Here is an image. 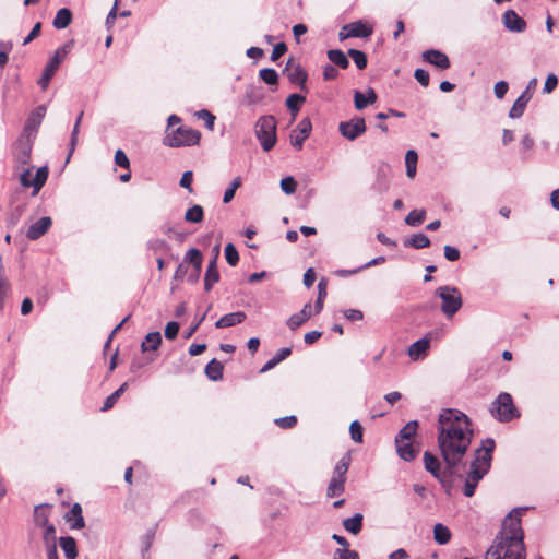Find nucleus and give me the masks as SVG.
Returning <instances> with one entry per match:
<instances>
[{
	"instance_id": "4be33fe9",
	"label": "nucleus",
	"mask_w": 559,
	"mask_h": 559,
	"mask_svg": "<svg viewBox=\"0 0 559 559\" xmlns=\"http://www.w3.org/2000/svg\"><path fill=\"white\" fill-rule=\"evenodd\" d=\"M51 225L52 219L49 216H44L28 227L26 237L29 240H37L49 230Z\"/></svg>"
},
{
	"instance_id": "c756f323",
	"label": "nucleus",
	"mask_w": 559,
	"mask_h": 559,
	"mask_svg": "<svg viewBox=\"0 0 559 559\" xmlns=\"http://www.w3.org/2000/svg\"><path fill=\"white\" fill-rule=\"evenodd\" d=\"M305 102H306V97L298 93H293L286 98L285 105H286L293 120L297 117V115L300 110V107Z\"/></svg>"
},
{
	"instance_id": "69168bd1",
	"label": "nucleus",
	"mask_w": 559,
	"mask_h": 559,
	"mask_svg": "<svg viewBox=\"0 0 559 559\" xmlns=\"http://www.w3.org/2000/svg\"><path fill=\"white\" fill-rule=\"evenodd\" d=\"M443 250H444V258L448 261L454 262V261H457L460 259L461 253H460V250L456 247L447 245V246H444Z\"/></svg>"
},
{
	"instance_id": "de8ad7c7",
	"label": "nucleus",
	"mask_w": 559,
	"mask_h": 559,
	"mask_svg": "<svg viewBox=\"0 0 559 559\" xmlns=\"http://www.w3.org/2000/svg\"><path fill=\"white\" fill-rule=\"evenodd\" d=\"M204 211L200 205H193L185 213V221L188 223H200L203 221Z\"/></svg>"
},
{
	"instance_id": "9d476101",
	"label": "nucleus",
	"mask_w": 559,
	"mask_h": 559,
	"mask_svg": "<svg viewBox=\"0 0 559 559\" xmlns=\"http://www.w3.org/2000/svg\"><path fill=\"white\" fill-rule=\"evenodd\" d=\"M527 508H514L502 522V530L497 536L507 539H524V532L521 526V518Z\"/></svg>"
},
{
	"instance_id": "f704fd0d",
	"label": "nucleus",
	"mask_w": 559,
	"mask_h": 559,
	"mask_svg": "<svg viewBox=\"0 0 559 559\" xmlns=\"http://www.w3.org/2000/svg\"><path fill=\"white\" fill-rule=\"evenodd\" d=\"M71 21L72 12L67 8H62L57 11L52 25L57 29H63L70 25Z\"/></svg>"
},
{
	"instance_id": "13d9d810",
	"label": "nucleus",
	"mask_w": 559,
	"mask_h": 559,
	"mask_svg": "<svg viewBox=\"0 0 559 559\" xmlns=\"http://www.w3.org/2000/svg\"><path fill=\"white\" fill-rule=\"evenodd\" d=\"M414 78L424 87H427L430 83V75L427 70L418 68L414 72Z\"/></svg>"
},
{
	"instance_id": "393cba45",
	"label": "nucleus",
	"mask_w": 559,
	"mask_h": 559,
	"mask_svg": "<svg viewBox=\"0 0 559 559\" xmlns=\"http://www.w3.org/2000/svg\"><path fill=\"white\" fill-rule=\"evenodd\" d=\"M376 102L377 94L373 88L369 87L366 94L358 90L354 91V106L357 110H362Z\"/></svg>"
},
{
	"instance_id": "ea45409f",
	"label": "nucleus",
	"mask_w": 559,
	"mask_h": 559,
	"mask_svg": "<svg viewBox=\"0 0 559 559\" xmlns=\"http://www.w3.org/2000/svg\"><path fill=\"white\" fill-rule=\"evenodd\" d=\"M162 342V335L159 332H151L145 336V340L141 344L142 352L156 350Z\"/></svg>"
},
{
	"instance_id": "cd10ccee",
	"label": "nucleus",
	"mask_w": 559,
	"mask_h": 559,
	"mask_svg": "<svg viewBox=\"0 0 559 559\" xmlns=\"http://www.w3.org/2000/svg\"><path fill=\"white\" fill-rule=\"evenodd\" d=\"M397 455L405 462H412L416 459L418 450L411 441H401L395 443Z\"/></svg>"
},
{
	"instance_id": "f8f14e48",
	"label": "nucleus",
	"mask_w": 559,
	"mask_h": 559,
	"mask_svg": "<svg viewBox=\"0 0 559 559\" xmlns=\"http://www.w3.org/2000/svg\"><path fill=\"white\" fill-rule=\"evenodd\" d=\"M537 79L533 78L528 81L525 90L521 93V95L515 99L511 109L509 110V117L511 119H519L523 116L525 108L528 102L533 97V93L537 87Z\"/></svg>"
},
{
	"instance_id": "a878e982",
	"label": "nucleus",
	"mask_w": 559,
	"mask_h": 559,
	"mask_svg": "<svg viewBox=\"0 0 559 559\" xmlns=\"http://www.w3.org/2000/svg\"><path fill=\"white\" fill-rule=\"evenodd\" d=\"M246 318L247 316L243 311L230 312L218 319L215 322V326L218 329L235 326L237 324L242 323L246 320Z\"/></svg>"
},
{
	"instance_id": "7ed1b4c3",
	"label": "nucleus",
	"mask_w": 559,
	"mask_h": 559,
	"mask_svg": "<svg viewBox=\"0 0 559 559\" xmlns=\"http://www.w3.org/2000/svg\"><path fill=\"white\" fill-rule=\"evenodd\" d=\"M472 421L469 417L455 408H444L438 416L437 438L450 437L460 431H469Z\"/></svg>"
},
{
	"instance_id": "49530a36",
	"label": "nucleus",
	"mask_w": 559,
	"mask_h": 559,
	"mask_svg": "<svg viewBox=\"0 0 559 559\" xmlns=\"http://www.w3.org/2000/svg\"><path fill=\"white\" fill-rule=\"evenodd\" d=\"M128 386V383H122L114 393H111L107 399L105 400L102 411L106 412L114 407V405L117 403L118 399L121 396V394L126 391Z\"/></svg>"
},
{
	"instance_id": "4d7b16f0",
	"label": "nucleus",
	"mask_w": 559,
	"mask_h": 559,
	"mask_svg": "<svg viewBox=\"0 0 559 559\" xmlns=\"http://www.w3.org/2000/svg\"><path fill=\"white\" fill-rule=\"evenodd\" d=\"M274 423L282 429H290L297 425V417L295 415L284 416L276 418Z\"/></svg>"
},
{
	"instance_id": "2f4dec72",
	"label": "nucleus",
	"mask_w": 559,
	"mask_h": 559,
	"mask_svg": "<svg viewBox=\"0 0 559 559\" xmlns=\"http://www.w3.org/2000/svg\"><path fill=\"white\" fill-rule=\"evenodd\" d=\"M430 239L424 233L414 234L409 238L404 240V247H409L414 249H425L430 246Z\"/></svg>"
},
{
	"instance_id": "423d86ee",
	"label": "nucleus",
	"mask_w": 559,
	"mask_h": 559,
	"mask_svg": "<svg viewBox=\"0 0 559 559\" xmlns=\"http://www.w3.org/2000/svg\"><path fill=\"white\" fill-rule=\"evenodd\" d=\"M423 462L425 469L438 480V483L443 488L444 492L447 495H451V491L453 489V481L452 477L459 476L462 477V475H459L456 473H449L448 472V465L444 464V467L442 468V463L438 459L437 455L432 454L430 451H425L423 455Z\"/></svg>"
},
{
	"instance_id": "f03ea898",
	"label": "nucleus",
	"mask_w": 559,
	"mask_h": 559,
	"mask_svg": "<svg viewBox=\"0 0 559 559\" xmlns=\"http://www.w3.org/2000/svg\"><path fill=\"white\" fill-rule=\"evenodd\" d=\"M473 438V430L460 431L450 437L437 438L438 448L442 461L448 465L449 473H456L457 466L463 461Z\"/></svg>"
},
{
	"instance_id": "5fc2aeb1",
	"label": "nucleus",
	"mask_w": 559,
	"mask_h": 559,
	"mask_svg": "<svg viewBox=\"0 0 559 559\" xmlns=\"http://www.w3.org/2000/svg\"><path fill=\"white\" fill-rule=\"evenodd\" d=\"M281 189L282 191L290 195L296 192L297 189V181L293 176H287L281 180Z\"/></svg>"
},
{
	"instance_id": "0eeeda50",
	"label": "nucleus",
	"mask_w": 559,
	"mask_h": 559,
	"mask_svg": "<svg viewBox=\"0 0 559 559\" xmlns=\"http://www.w3.org/2000/svg\"><path fill=\"white\" fill-rule=\"evenodd\" d=\"M277 122L273 115L261 116L254 124L255 136L264 152H270L277 142Z\"/></svg>"
},
{
	"instance_id": "6e6d98bb",
	"label": "nucleus",
	"mask_w": 559,
	"mask_h": 559,
	"mask_svg": "<svg viewBox=\"0 0 559 559\" xmlns=\"http://www.w3.org/2000/svg\"><path fill=\"white\" fill-rule=\"evenodd\" d=\"M186 260L189 261L197 270L201 269L202 254L200 250L191 248L186 254Z\"/></svg>"
},
{
	"instance_id": "6e6552de",
	"label": "nucleus",
	"mask_w": 559,
	"mask_h": 559,
	"mask_svg": "<svg viewBox=\"0 0 559 559\" xmlns=\"http://www.w3.org/2000/svg\"><path fill=\"white\" fill-rule=\"evenodd\" d=\"M435 295L441 299V312L448 318H453L463 306V297L455 286L443 285L435 290Z\"/></svg>"
},
{
	"instance_id": "39448f33",
	"label": "nucleus",
	"mask_w": 559,
	"mask_h": 559,
	"mask_svg": "<svg viewBox=\"0 0 559 559\" xmlns=\"http://www.w3.org/2000/svg\"><path fill=\"white\" fill-rule=\"evenodd\" d=\"M485 559H525L524 542L523 539H507L496 536Z\"/></svg>"
},
{
	"instance_id": "6ab92c4d",
	"label": "nucleus",
	"mask_w": 559,
	"mask_h": 559,
	"mask_svg": "<svg viewBox=\"0 0 559 559\" xmlns=\"http://www.w3.org/2000/svg\"><path fill=\"white\" fill-rule=\"evenodd\" d=\"M502 24L507 31L512 33H523L527 27L526 21L512 9L503 13Z\"/></svg>"
},
{
	"instance_id": "0e129e2a",
	"label": "nucleus",
	"mask_w": 559,
	"mask_h": 559,
	"mask_svg": "<svg viewBox=\"0 0 559 559\" xmlns=\"http://www.w3.org/2000/svg\"><path fill=\"white\" fill-rule=\"evenodd\" d=\"M508 90H509V84L507 81H498L495 86H493V93H495V96L498 98V99H502L506 94L508 93Z\"/></svg>"
},
{
	"instance_id": "b1692460",
	"label": "nucleus",
	"mask_w": 559,
	"mask_h": 559,
	"mask_svg": "<svg viewBox=\"0 0 559 559\" xmlns=\"http://www.w3.org/2000/svg\"><path fill=\"white\" fill-rule=\"evenodd\" d=\"M343 31H349L354 38H367L372 34V27L361 20L345 24Z\"/></svg>"
},
{
	"instance_id": "c03bdc74",
	"label": "nucleus",
	"mask_w": 559,
	"mask_h": 559,
	"mask_svg": "<svg viewBox=\"0 0 559 559\" xmlns=\"http://www.w3.org/2000/svg\"><path fill=\"white\" fill-rule=\"evenodd\" d=\"M34 521L37 526L44 527L50 525L49 512L45 506H37L34 510Z\"/></svg>"
},
{
	"instance_id": "bb28decb",
	"label": "nucleus",
	"mask_w": 559,
	"mask_h": 559,
	"mask_svg": "<svg viewBox=\"0 0 559 559\" xmlns=\"http://www.w3.org/2000/svg\"><path fill=\"white\" fill-rule=\"evenodd\" d=\"M342 525L349 534L358 535L364 526V514L357 512L353 516L344 519Z\"/></svg>"
},
{
	"instance_id": "e433bc0d",
	"label": "nucleus",
	"mask_w": 559,
	"mask_h": 559,
	"mask_svg": "<svg viewBox=\"0 0 559 559\" xmlns=\"http://www.w3.org/2000/svg\"><path fill=\"white\" fill-rule=\"evenodd\" d=\"M345 483L346 480L343 478L332 476L326 488V497L333 498L343 495L345 492Z\"/></svg>"
},
{
	"instance_id": "ddd939ff",
	"label": "nucleus",
	"mask_w": 559,
	"mask_h": 559,
	"mask_svg": "<svg viewBox=\"0 0 559 559\" xmlns=\"http://www.w3.org/2000/svg\"><path fill=\"white\" fill-rule=\"evenodd\" d=\"M367 130L366 121L362 117L355 116L350 120L338 123V132L348 141H355Z\"/></svg>"
},
{
	"instance_id": "f3484780",
	"label": "nucleus",
	"mask_w": 559,
	"mask_h": 559,
	"mask_svg": "<svg viewBox=\"0 0 559 559\" xmlns=\"http://www.w3.org/2000/svg\"><path fill=\"white\" fill-rule=\"evenodd\" d=\"M33 139L29 135L21 134L13 146V155L17 163L27 164L31 158Z\"/></svg>"
},
{
	"instance_id": "e2e57ef3",
	"label": "nucleus",
	"mask_w": 559,
	"mask_h": 559,
	"mask_svg": "<svg viewBox=\"0 0 559 559\" xmlns=\"http://www.w3.org/2000/svg\"><path fill=\"white\" fill-rule=\"evenodd\" d=\"M338 70L331 63H328L323 67L322 76L324 81H332L338 76Z\"/></svg>"
},
{
	"instance_id": "052dcab7",
	"label": "nucleus",
	"mask_w": 559,
	"mask_h": 559,
	"mask_svg": "<svg viewBox=\"0 0 559 559\" xmlns=\"http://www.w3.org/2000/svg\"><path fill=\"white\" fill-rule=\"evenodd\" d=\"M224 366L216 358H212V381H218L223 379Z\"/></svg>"
},
{
	"instance_id": "dca6fc26",
	"label": "nucleus",
	"mask_w": 559,
	"mask_h": 559,
	"mask_svg": "<svg viewBox=\"0 0 559 559\" xmlns=\"http://www.w3.org/2000/svg\"><path fill=\"white\" fill-rule=\"evenodd\" d=\"M292 58L288 60L285 69L283 70V73H286L287 79L290 84L297 85L300 91L308 92L307 87V80H308V73L307 71L301 67L300 63L292 64Z\"/></svg>"
},
{
	"instance_id": "4c0bfd02",
	"label": "nucleus",
	"mask_w": 559,
	"mask_h": 559,
	"mask_svg": "<svg viewBox=\"0 0 559 559\" xmlns=\"http://www.w3.org/2000/svg\"><path fill=\"white\" fill-rule=\"evenodd\" d=\"M72 518H74V523L71 525V528L79 530L84 527L85 522L82 515V508L79 503H74L66 516L67 521H71Z\"/></svg>"
},
{
	"instance_id": "f257e3e1",
	"label": "nucleus",
	"mask_w": 559,
	"mask_h": 559,
	"mask_svg": "<svg viewBox=\"0 0 559 559\" xmlns=\"http://www.w3.org/2000/svg\"><path fill=\"white\" fill-rule=\"evenodd\" d=\"M495 448V440L488 437L475 450L474 460L471 462L469 471L464 481L463 493L465 497H473L478 483L489 473Z\"/></svg>"
},
{
	"instance_id": "79ce46f5",
	"label": "nucleus",
	"mask_w": 559,
	"mask_h": 559,
	"mask_svg": "<svg viewBox=\"0 0 559 559\" xmlns=\"http://www.w3.org/2000/svg\"><path fill=\"white\" fill-rule=\"evenodd\" d=\"M418 155L414 150H409L405 155L406 175L409 178L415 177L417 170Z\"/></svg>"
},
{
	"instance_id": "58836bf2",
	"label": "nucleus",
	"mask_w": 559,
	"mask_h": 559,
	"mask_svg": "<svg viewBox=\"0 0 559 559\" xmlns=\"http://www.w3.org/2000/svg\"><path fill=\"white\" fill-rule=\"evenodd\" d=\"M433 538L439 545H445L451 539V532L442 523H437L433 526Z\"/></svg>"
},
{
	"instance_id": "7c9ffc66",
	"label": "nucleus",
	"mask_w": 559,
	"mask_h": 559,
	"mask_svg": "<svg viewBox=\"0 0 559 559\" xmlns=\"http://www.w3.org/2000/svg\"><path fill=\"white\" fill-rule=\"evenodd\" d=\"M292 354L290 347H283L281 348L271 359H269L260 369L261 373L267 372L271 369H273L276 365H278L281 361L286 359Z\"/></svg>"
},
{
	"instance_id": "a211bd4d",
	"label": "nucleus",
	"mask_w": 559,
	"mask_h": 559,
	"mask_svg": "<svg viewBox=\"0 0 559 559\" xmlns=\"http://www.w3.org/2000/svg\"><path fill=\"white\" fill-rule=\"evenodd\" d=\"M47 107L45 105H39L36 107L28 116L26 123L23 129V134L35 138L39 126L46 115Z\"/></svg>"
},
{
	"instance_id": "aec40b11",
	"label": "nucleus",
	"mask_w": 559,
	"mask_h": 559,
	"mask_svg": "<svg viewBox=\"0 0 559 559\" xmlns=\"http://www.w3.org/2000/svg\"><path fill=\"white\" fill-rule=\"evenodd\" d=\"M421 58L425 62L435 66L439 70H447L451 66L449 57L439 49H427L421 53Z\"/></svg>"
},
{
	"instance_id": "2eb2a0df",
	"label": "nucleus",
	"mask_w": 559,
	"mask_h": 559,
	"mask_svg": "<svg viewBox=\"0 0 559 559\" xmlns=\"http://www.w3.org/2000/svg\"><path fill=\"white\" fill-rule=\"evenodd\" d=\"M312 131V122L309 117H306L299 121L297 127L292 130L289 134L290 145L300 151L304 146L305 141L309 138Z\"/></svg>"
},
{
	"instance_id": "8fccbe9b",
	"label": "nucleus",
	"mask_w": 559,
	"mask_h": 559,
	"mask_svg": "<svg viewBox=\"0 0 559 559\" xmlns=\"http://www.w3.org/2000/svg\"><path fill=\"white\" fill-rule=\"evenodd\" d=\"M44 532H43V539H44V543L47 547V550L48 549H51L52 546H57L56 544V527L53 524H50V525H47V526H44Z\"/></svg>"
},
{
	"instance_id": "338daca9",
	"label": "nucleus",
	"mask_w": 559,
	"mask_h": 559,
	"mask_svg": "<svg viewBox=\"0 0 559 559\" xmlns=\"http://www.w3.org/2000/svg\"><path fill=\"white\" fill-rule=\"evenodd\" d=\"M115 163L121 168L129 169L130 160L122 150H117L115 153Z\"/></svg>"
},
{
	"instance_id": "a18cd8bd",
	"label": "nucleus",
	"mask_w": 559,
	"mask_h": 559,
	"mask_svg": "<svg viewBox=\"0 0 559 559\" xmlns=\"http://www.w3.org/2000/svg\"><path fill=\"white\" fill-rule=\"evenodd\" d=\"M259 78L267 85L273 86L278 83V73L273 68H263L259 71Z\"/></svg>"
},
{
	"instance_id": "1a4fd4ad",
	"label": "nucleus",
	"mask_w": 559,
	"mask_h": 559,
	"mask_svg": "<svg viewBox=\"0 0 559 559\" xmlns=\"http://www.w3.org/2000/svg\"><path fill=\"white\" fill-rule=\"evenodd\" d=\"M490 412L492 416L500 423H509L514 418L520 417V412L513 403L510 393L501 392L492 402Z\"/></svg>"
},
{
	"instance_id": "864d4df0",
	"label": "nucleus",
	"mask_w": 559,
	"mask_h": 559,
	"mask_svg": "<svg viewBox=\"0 0 559 559\" xmlns=\"http://www.w3.org/2000/svg\"><path fill=\"white\" fill-rule=\"evenodd\" d=\"M240 185H241L240 177H236L230 182L229 187L225 190L224 195H223V202L225 204L229 203L234 199L236 190L240 187Z\"/></svg>"
},
{
	"instance_id": "603ef678",
	"label": "nucleus",
	"mask_w": 559,
	"mask_h": 559,
	"mask_svg": "<svg viewBox=\"0 0 559 559\" xmlns=\"http://www.w3.org/2000/svg\"><path fill=\"white\" fill-rule=\"evenodd\" d=\"M225 259L230 266L237 265L239 253L233 243H227L224 250Z\"/></svg>"
},
{
	"instance_id": "bf43d9fd",
	"label": "nucleus",
	"mask_w": 559,
	"mask_h": 559,
	"mask_svg": "<svg viewBox=\"0 0 559 559\" xmlns=\"http://www.w3.org/2000/svg\"><path fill=\"white\" fill-rule=\"evenodd\" d=\"M334 559H359V555L357 551L349 550L348 548H337L334 551Z\"/></svg>"
},
{
	"instance_id": "9b49d317",
	"label": "nucleus",
	"mask_w": 559,
	"mask_h": 559,
	"mask_svg": "<svg viewBox=\"0 0 559 559\" xmlns=\"http://www.w3.org/2000/svg\"><path fill=\"white\" fill-rule=\"evenodd\" d=\"M69 52V46L64 45L58 48L55 55L49 59L47 64L43 70V74L37 81V84L41 87V90H46L50 83V80L53 78L56 72L58 71L60 64Z\"/></svg>"
},
{
	"instance_id": "c85d7f7f",
	"label": "nucleus",
	"mask_w": 559,
	"mask_h": 559,
	"mask_svg": "<svg viewBox=\"0 0 559 559\" xmlns=\"http://www.w3.org/2000/svg\"><path fill=\"white\" fill-rule=\"evenodd\" d=\"M326 56L331 61V64L335 68L338 67L340 69L345 70L349 67L348 55L341 49H330L328 50Z\"/></svg>"
},
{
	"instance_id": "20e7f679",
	"label": "nucleus",
	"mask_w": 559,
	"mask_h": 559,
	"mask_svg": "<svg viewBox=\"0 0 559 559\" xmlns=\"http://www.w3.org/2000/svg\"><path fill=\"white\" fill-rule=\"evenodd\" d=\"M181 119L171 115L168 118V126L164 143L171 147H179L182 145H193L200 140V132L183 126H177Z\"/></svg>"
},
{
	"instance_id": "a19ab883",
	"label": "nucleus",
	"mask_w": 559,
	"mask_h": 559,
	"mask_svg": "<svg viewBox=\"0 0 559 559\" xmlns=\"http://www.w3.org/2000/svg\"><path fill=\"white\" fill-rule=\"evenodd\" d=\"M349 464H350V455L349 454L343 455V457L334 466L332 476L337 477V478H343L344 480H346V474L349 468Z\"/></svg>"
},
{
	"instance_id": "09e8293b",
	"label": "nucleus",
	"mask_w": 559,
	"mask_h": 559,
	"mask_svg": "<svg viewBox=\"0 0 559 559\" xmlns=\"http://www.w3.org/2000/svg\"><path fill=\"white\" fill-rule=\"evenodd\" d=\"M426 218L425 210H413L405 217V224L408 226H418Z\"/></svg>"
},
{
	"instance_id": "37998d69",
	"label": "nucleus",
	"mask_w": 559,
	"mask_h": 559,
	"mask_svg": "<svg viewBox=\"0 0 559 559\" xmlns=\"http://www.w3.org/2000/svg\"><path fill=\"white\" fill-rule=\"evenodd\" d=\"M348 57H350L356 64L357 69L364 70L367 68L368 64V58L367 55L358 49L350 48L347 51Z\"/></svg>"
},
{
	"instance_id": "5701e85b",
	"label": "nucleus",
	"mask_w": 559,
	"mask_h": 559,
	"mask_svg": "<svg viewBox=\"0 0 559 559\" xmlns=\"http://www.w3.org/2000/svg\"><path fill=\"white\" fill-rule=\"evenodd\" d=\"M430 348V343L424 336L415 341L407 349L409 358L414 361L420 360L427 356Z\"/></svg>"
},
{
	"instance_id": "680f3d73",
	"label": "nucleus",
	"mask_w": 559,
	"mask_h": 559,
	"mask_svg": "<svg viewBox=\"0 0 559 559\" xmlns=\"http://www.w3.org/2000/svg\"><path fill=\"white\" fill-rule=\"evenodd\" d=\"M558 85V78L555 73H549L546 78L543 92L545 94H550Z\"/></svg>"
},
{
	"instance_id": "72a5a7b5",
	"label": "nucleus",
	"mask_w": 559,
	"mask_h": 559,
	"mask_svg": "<svg viewBox=\"0 0 559 559\" xmlns=\"http://www.w3.org/2000/svg\"><path fill=\"white\" fill-rule=\"evenodd\" d=\"M60 547L64 552L67 559H76L78 558V548L76 542L71 536L61 537L59 539Z\"/></svg>"
},
{
	"instance_id": "c9c22d12",
	"label": "nucleus",
	"mask_w": 559,
	"mask_h": 559,
	"mask_svg": "<svg viewBox=\"0 0 559 559\" xmlns=\"http://www.w3.org/2000/svg\"><path fill=\"white\" fill-rule=\"evenodd\" d=\"M265 95L261 87L249 85L246 88L245 100L248 105H257L264 99Z\"/></svg>"
},
{
	"instance_id": "4468645a",
	"label": "nucleus",
	"mask_w": 559,
	"mask_h": 559,
	"mask_svg": "<svg viewBox=\"0 0 559 559\" xmlns=\"http://www.w3.org/2000/svg\"><path fill=\"white\" fill-rule=\"evenodd\" d=\"M48 178V168L43 166L37 169L35 176L32 178V169H26L21 174L20 181L25 188H33V195H36Z\"/></svg>"
},
{
	"instance_id": "473e14b6",
	"label": "nucleus",
	"mask_w": 559,
	"mask_h": 559,
	"mask_svg": "<svg viewBox=\"0 0 559 559\" xmlns=\"http://www.w3.org/2000/svg\"><path fill=\"white\" fill-rule=\"evenodd\" d=\"M418 420H411L408 421L395 436V443H399L401 441H408L411 440L417 432L418 429Z\"/></svg>"
},
{
	"instance_id": "3c124183",
	"label": "nucleus",
	"mask_w": 559,
	"mask_h": 559,
	"mask_svg": "<svg viewBox=\"0 0 559 559\" xmlns=\"http://www.w3.org/2000/svg\"><path fill=\"white\" fill-rule=\"evenodd\" d=\"M350 438L356 443H362L364 441V428L360 423L356 419L350 423L349 426Z\"/></svg>"
},
{
	"instance_id": "412c9836",
	"label": "nucleus",
	"mask_w": 559,
	"mask_h": 559,
	"mask_svg": "<svg viewBox=\"0 0 559 559\" xmlns=\"http://www.w3.org/2000/svg\"><path fill=\"white\" fill-rule=\"evenodd\" d=\"M312 316H313L312 305L310 302H307L304 305L302 309L299 312L292 314L286 320V325L290 331H296L305 322H307Z\"/></svg>"
},
{
	"instance_id": "774afa93",
	"label": "nucleus",
	"mask_w": 559,
	"mask_h": 559,
	"mask_svg": "<svg viewBox=\"0 0 559 559\" xmlns=\"http://www.w3.org/2000/svg\"><path fill=\"white\" fill-rule=\"evenodd\" d=\"M179 332V323L176 321H170L166 324L165 328V337L168 340H174L178 335Z\"/></svg>"
}]
</instances>
